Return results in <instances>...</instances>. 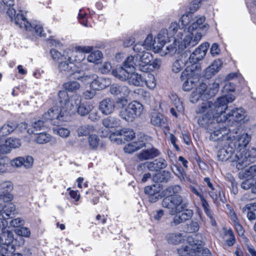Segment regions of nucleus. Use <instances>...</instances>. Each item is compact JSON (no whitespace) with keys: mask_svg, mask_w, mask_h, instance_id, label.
Segmentation results:
<instances>
[{"mask_svg":"<svg viewBox=\"0 0 256 256\" xmlns=\"http://www.w3.org/2000/svg\"><path fill=\"white\" fill-rule=\"evenodd\" d=\"M44 122L42 120H38L32 122V129L28 128V132L29 134H37L36 132L39 130L44 126Z\"/></svg>","mask_w":256,"mask_h":256,"instance_id":"obj_51","label":"nucleus"},{"mask_svg":"<svg viewBox=\"0 0 256 256\" xmlns=\"http://www.w3.org/2000/svg\"><path fill=\"white\" fill-rule=\"evenodd\" d=\"M180 186L176 184L169 186L164 190V195L166 196L162 201V204L163 207L168 208L171 215L182 211L187 206L182 197L179 195L171 196L172 194L179 193L181 191Z\"/></svg>","mask_w":256,"mask_h":256,"instance_id":"obj_6","label":"nucleus"},{"mask_svg":"<svg viewBox=\"0 0 256 256\" xmlns=\"http://www.w3.org/2000/svg\"><path fill=\"white\" fill-rule=\"evenodd\" d=\"M130 84L136 86H141L144 84V79L140 74L137 72H130L128 79Z\"/></svg>","mask_w":256,"mask_h":256,"instance_id":"obj_34","label":"nucleus"},{"mask_svg":"<svg viewBox=\"0 0 256 256\" xmlns=\"http://www.w3.org/2000/svg\"><path fill=\"white\" fill-rule=\"evenodd\" d=\"M13 190V184L10 182H4L0 184V198L5 201H10L13 198L10 192Z\"/></svg>","mask_w":256,"mask_h":256,"instance_id":"obj_28","label":"nucleus"},{"mask_svg":"<svg viewBox=\"0 0 256 256\" xmlns=\"http://www.w3.org/2000/svg\"><path fill=\"white\" fill-rule=\"evenodd\" d=\"M20 139L14 137H10L4 142L0 140V156L10 154L13 149H16L21 146Z\"/></svg>","mask_w":256,"mask_h":256,"instance_id":"obj_19","label":"nucleus"},{"mask_svg":"<svg viewBox=\"0 0 256 256\" xmlns=\"http://www.w3.org/2000/svg\"><path fill=\"white\" fill-rule=\"evenodd\" d=\"M193 215V212L191 210L186 209L180 214L175 216L174 218L173 222L175 225L186 222L190 219Z\"/></svg>","mask_w":256,"mask_h":256,"instance_id":"obj_32","label":"nucleus"},{"mask_svg":"<svg viewBox=\"0 0 256 256\" xmlns=\"http://www.w3.org/2000/svg\"><path fill=\"white\" fill-rule=\"evenodd\" d=\"M200 200L202 202V206L204 210L205 213L206 215H210V213L212 212L210 209V206L206 200L204 199V196L201 198Z\"/></svg>","mask_w":256,"mask_h":256,"instance_id":"obj_63","label":"nucleus"},{"mask_svg":"<svg viewBox=\"0 0 256 256\" xmlns=\"http://www.w3.org/2000/svg\"><path fill=\"white\" fill-rule=\"evenodd\" d=\"M188 65H190V64L187 58L184 54L180 55L172 63V71L174 73H178L181 71L184 66H187Z\"/></svg>","mask_w":256,"mask_h":256,"instance_id":"obj_29","label":"nucleus"},{"mask_svg":"<svg viewBox=\"0 0 256 256\" xmlns=\"http://www.w3.org/2000/svg\"><path fill=\"white\" fill-rule=\"evenodd\" d=\"M122 136V135H118V131L112 133L110 136V140L111 142H113L116 143L118 144H120L122 142V138L120 137Z\"/></svg>","mask_w":256,"mask_h":256,"instance_id":"obj_59","label":"nucleus"},{"mask_svg":"<svg viewBox=\"0 0 256 256\" xmlns=\"http://www.w3.org/2000/svg\"><path fill=\"white\" fill-rule=\"evenodd\" d=\"M88 141L90 148L92 150H97L102 146V141L96 134H90L88 138Z\"/></svg>","mask_w":256,"mask_h":256,"instance_id":"obj_35","label":"nucleus"},{"mask_svg":"<svg viewBox=\"0 0 256 256\" xmlns=\"http://www.w3.org/2000/svg\"><path fill=\"white\" fill-rule=\"evenodd\" d=\"M254 157L251 156L250 152L246 148L234 151L230 162L232 166L238 170H242L246 167L253 162Z\"/></svg>","mask_w":256,"mask_h":256,"instance_id":"obj_13","label":"nucleus"},{"mask_svg":"<svg viewBox=\"0 0 256 256\" xmlns=\"http://www.w3.org/2000/svg\"><path fill=\"white\" fill-rule=\"evenodd\" d=\"M6 10L7 15L11 21L14 22L16 25L20 28H24L26 30H34L36 35L45 36L42 26L40 24H31L29 23L22 10H16L13 6L8 8Z\"/></svg>","mask_w":256,"mask_h":256,"instance_id":"obj_7","label":"nucleus"},{"mask_svg":"<svg viewBox=\"0 0 256 256\" xmlns=\"http://www.w3.org/2000/svg\"><path fill=\"white\" fill-rule=\"evenodd\" d=\"M22 160L24 157H18L11 161V165L12 166L20 168L23 166Z\"/></svg>","mask_w":256,"mask_h":256,"instance_id":"obj_62","label":"nucleus"},{"mask_svg":"<svg viewBox=\"0 0 256 256\" xmlns=\"http://www.w3.org/2000/svg\"><path fill=\"white\" fill-rule=\"evenodd\" d=\"M209 46V43L206 42L202 44L198 48H196L188 58L190 65H188L186 67H191L192 65L194 64L196 66L197 70L198 68V64L197 62L204 58Z\"/></svg>","mask_w":256,"mask_h":256,"instance_id":"obj_18","label":"nucleus"},{"mask_svg":"<svg viewBox=\"0 0 256 256\" xmlns=\"http://www.w3.org/2000/svg\"><path fill=\"white\" fill-rule=\"evenodd\" d=\"M94 130V126L92 125L88 124L81 126L78 129V136H84Z\"/></svg>","mask_w":256,"mask_h":256,"instance_id":"obj_46","label":"nucleus"},{"mask_svg":"<svg viewBox=\"0 0 256 256\" xmlns=\"http://www.w3.org/2000/svg\"><path fill=\"white\" fill-rule=\"evenodd\" d=\"M256 175V165L252 166L239 173V177L240 178H254Z\"/></svg>","mask_w":256,"mask_h":256,"instance_id":"obj_43","label":"nucleus"},{"mask_svg":"<svg viewBox=\"0 0 256 256\" xmlns=\"http://www.w3.org/2000/svg\"><path fill=\"white\" fill-rule=\"evenodd\" d=\"M116 106V104L114 100L107 98L100 102L98 109L102 114L109 115L114 112Z\"/></svg>","mask_w":256,"mask_h":256,"instance_id":"obj_26","label":"nucleus"},{"mask_svg":"<svg viewBox=\"0 0 256 256\" xmlns=\"http://www.w3.org/2000/svg\"><path fill=\"white\" fill-rule=\"evenodd\" d=\"M102 56V54L100 50H94L88 56L87 60L90 62L96 63L100 60Z\"/></svg>","mask_w":256,"mask_h":256,"instance_id":"obj_48","label":"nucleus"},{"mask_svg":"<svg viewBox=\"0 0 256 256\" xmlns=\"http://www.w3.org/2000/svg\"><path fill=\"white\" fill-rule=\"evenodd\" d=\"M110 92L112 94L124 97L128 96L130 90L126 86L112 84L110 88Z\"/></svg>","mask_w":256,"mask_h":256,"instance_id":"obj_33","label":"nucleus"},{"mask_svg":"<svg viewBox=\"0 0 256 256\" xmlns=\"http://www.w3.org/2000/svg\"><path fill=\"white\" fill-rule=\"evenodd\" d=\"M205 21L206 18L202 16H195L192 18L187 34L181 44H178L180 48L182 50L188 47H194L200 42L210 28L209 25Z\"/></svg>","mask_w":256,"mask_h":256,"instance_id":"obj_3","label":"nucleus"},{"mask_svg":"<svg viewBox=\"0 0 256 256\" xmlns=\"http://www.w3.org/2000/svg\"><path fill=\"white\" fill-rule=\"evenodd\" d=\"M14 232L18 236L24 237H28L30 234V232L28 228L26 227H21L16 228Z\"/></svg>","mask_w":256,"mask_h":256,"instance_id":"obj_54","label":"nucleus"},{"mask_svg":"<svg viewBox=\"0 0 256 256\" xmlns=\"http://www.w3.org/2000/svg\"><path fill=\"white\" fill-rule=\"evenodd\" d=\"M214 125V130H212V132H210V139L211 140L228 141L232 144L233 140H236L238 142V146L242 147L240 150L246 148V146L250 141V137L247 134L238 135L236 130L226 128L223 124H216Z\"/></svg>","mask_w":256,"mask_h":256,"instance_id":"obj_4","label":"nucleus"},{"mask_svg":"<svg viewBox=\"0 0 256 256\" xmlns=\"http://www.w3.org/2000/svg\"><path fill=\"white\" fill-rule=\"evenodd\" d=\"M186 243L188 245L180 249V252L184 251L191 256H210L209 250L202 248L204 242L202 236L193 234V237L188 238Z\"/></svg>","mask_w":256,"mask_h":256,"instance_id":"obj_10","label":"nucleus"},{"mask_svg":"<svg viewBox=\"0 0 256 256\" xmlns=\"http://www.w3.org/2000/svg\"><path fill=\"white\" fill-rule=\"evenodd\" d=\"M34 162L32 157L30 156H26L24 157V160H22L23 166L26 168H30L32 166Z\"/></svg>","mask_w":256,"mask_h":256,"instance_id":"obj_60","label":"nucleus"},{"mask_svg":"<svg viewBox=\"0 0 256 256\" xmlns=\"http://www.w3.org/2000/svg\"><path fill=\"white\" fill-rule=\"evenodd\" d=\"M70 51L68 50L64 52L62 54L57 50L52 49L50 50V54L53 60L56 61L58 63L60 61L64 60L66 59L72 60L71 56H68L70 54Z\"/></svg>","mask_w":256,"mask_h":256,"instance_id":"obj_36","label":"nucleus"},{"mask_svg":"<svg viewBox=\"0 0 256 256\" xmlns=\"http://www.w3.org/2000/svg\"><path fill=\"white\" fill-rule=\"evenodd\" d=\"M166 160L162 158H158L152 162L142 163L138 166L137 168L138 171H142L146 168L152 171H158L165 168L167 166Z\"/></svg>","mask_w":256,"mask_h":256,"instance_id":"obj_22","label":"nucleus"},{"mask_svg":"<svg viewBox=\"0 0 256 256\" xmlns=\"http://www.w3.org/2000/svg\"><path fill=\"white\" fill-rule=\"evenodd\" d=\"M222 62L220 59H217L213 62L211 65L206 70V73L208 76L216 73L221 68Z\"/></svg>","mask_w":256,"mask_h":256,"instance_id":"obj_42","label":"nucleus"},{"mask_svg":"<svg viewBox=\"0 0 256 256\" xmlns=\"http://www.w3.org/2000/svg\"><path fill=\"white\" fill-rule=\"evenodd\" d=\"M80 84L75 81H72L66 82L63 85L64 88L68 92H74L79 89Z\"/></svg>","mask_w":256,"mask_h":256,"instance_id":"obj_49","label":"nucleus"},{"mask_svg":"<svg viewBox=\"0 0 256 256\" xmlns=\"http://www.w3.org/2000/svg\"><path fill=\"white\" fill-rule=\"evenodd\" d=\"M191 18L192 16L190 14H183L180 19V24L176 22H172L168 30H167L168 34L171 36V38H173L172 36L178 32L176 36H178V34L182 33L184 31V28L190 22Z\"/></svg>","mask_w":256,"mask_h":256,"instance_id":"obj_17","label":"nucleus"},{"mask_svg":"<svg viewBox=\"0 0 256 256\" xmlns=\"http://www.w3.org/2000/svg\"><path fill=\"white\" fill-rule=\"evenodd\" d=\"M82 72L80 73H82ZM80 74H77V76H79L78 80L80 79L82 82L86 83V84H90L93 82V80H95L97 78V75L95 74H90L88 75H86L84 76H81Z\"/></svg>","mask_w":256,"mask_h":256,"instance_id":"obj_52","label":"nucleus"},{"mask_svg":"<svg viewBox=\"0 0 256 256\" xmlns=\"http://www.w3.org/2000/svg\"><path fill=\"white\" fill-rule=\"evenodd\" d=\"M153 52L159 53L161 56L173 54L176 51L178 44L176 38H170L167 30H161L154 38ZM178 48H180V47Z\"/></svg>","mask_w":256,"mask_h":256,"instance_id":"obj_5","label":"nucleus"},{"mask_svg":"<svg viewBox=\"0 0 256 256\" xmlns=\"http://www.w3.org/2000/svg\"><path fill=\"white\" fill-rule=\"evenodd\" d=\"M110 84V80L109 78L102 77H98L95 78L90 84V88L96 90L104 88Z\"/></svg>","mask_w":256,"mask_h":256,"instance_id":"obj_31","label":"nucleus"},{"mask_svg":"<svg viewBox=\"0 0 256 256\" xmlns=\"http://www.w3.org/2000/svg\"><path fill=\"white\" fill-rule=\"evenodd\" d=\"M160 190L159 187L156 184H154L152 186H148L144 188L145 193L151 195H155V194L158 193Z\"/></svg>","mask_w":256,"mask_h":256,"instance_id":"obj_56","label":"nucleus"},{"mask_svg":"<svg viewBox=\"0 0 256 256\" xmlns=\"http://www.w3.org/2000/svg\"><path fill=\"white\" fill-rule=\"evenodd\" d=\"M118 104L122 106L120 108V116L128 122H132L135 118L140 116L144 112V106L138 101H133L128 105L126 99H120Z\"/></svg>","mask_w":256,"mask_h":256,"instance_id":"obj_8","label":"nucleus"},{"mask_svg":"<svg viewBox=\"0 0 256 256\" xmlns=\"http://www.w3.org/2000/svg\"><path fill=\"white\" fill-rule=\"evenodd\" d=\"M102 124L106 129L102 130L100 132L102 136L106 137L112 130L120 126V120L118 118L108 116L102 120Z\"/></svg>","mask_w":256,"mask_h":256,"instance_id":"obj_21","label":"nucleus"},{"mask_svg":"<svg viewBox=\"0 0 256 256\" xmlns=\"http://www.w3.org/2000/svg\"><path fill=\"white\" fill-rule=\"evenodd\" d=\"M188 237H193V234L190 235L185 232L170 233L166 235V240L168 243L173 244H178L184 243L188 245L186 240Z\"/></svg>","mask_w":256,"mask_h":256,"instance_id":"obj_24","label":"nucleus"},{"mask_svg":"<svg viewBox=\"0 0 256 256\" xmlns=\"http://www.w3.org/2000/svg\"><path fill=\"white\" fill-rule=\"evenodd\" d=\"M222 144H224V147L220 149L217 154L218 160L220 161H226L229 160L230 162L232 155L234 154V149L232 146V144L228 141H221Z\"/></svg>","mask_w":256,"mask_h":256,"instance_id":"obj_23","label":"nucleus"},{"mask_svg":"<svg viewBox=\"0 0 256 256\" xmlns=\"http://www.w3.org/2000/svg\"><path fill=\"white\" fill-rule=\"evenodd\" d=\"M219 84L217 82H214L210 84L207 88L206 84H200L194 91L190 97V101L192 103H196L200 98H207L208 97L214 96L218 92Z\"/></svg>","mask_w":256,"mask_h":256,"instance_id":"obj_12","label":"nucleus"},{"mask_svg":"<svg viewBox=\"0 0 256 256\" xmlns=\"http://www.w3.org/2000/svg\"><path fill=\"white\" fill-rule=\"evenodd\" d=\"M92 46H78L76 48L75 50H71L72 56H74L76 59L74 60H77L82 65L84 64L83 62L85 60V55L84 53H89L93 50Z\"/></svg>","mask_w":256,"mask_h":256,"instance_id":"obj_25","label":"nucleus"},{"mask_svg":"<svg viewBox=\"0 0 256 256\" xmlns=\"http://www.w3.org/2000/svg\"><path fill=\"white\" fill-rule=\"evenodd\" d=\"M145 146L143 140L132 142L126 144L124 148V150L128 154L132 153Z\"/></svg>","mask_w":256,"mask_h":256,"instance_id":"obj_38","label":"nucleus"},{"mask_svg":"<svg viewBox=\"0 0 256 256\" xmlns=\"http://www.w3.org/2000/svg\"><path fill=\"white\" fill-rule=\"evenodd\" d=\"M196 66L192 64L191 67H186L182 72L180 78L182 80H185L182 84V90L184 91L190 90L194 86L193 78L196 74Z\"/></svg>","mask_w":256,"mask_h":256,"instance_id":"obj_16","label":"nucleus"},{"mask_svg":"<svg viewBox=\"0 0 256 256\" xmlns=\"http://www.w3.org/2000/svg\"><path fill=\"white\" fill-rule=\"evenodd\" d=\"M16 128V124L8 122L0 128V136H8L12 133Z\"/></svg>","mask_w":256,"mask_h":256,"instance_id":"obj_40","label":"nucleus"},{"mask_svg":"<svg viewBox=\"0 0 256 256\" xmlns=\"http://www.w3.org/2000/svg\"><path fill=\"white\" fill-rule=\"evenodd\" d=\"M139 94L141 98L146 102H150L151 99V96L149 92L144 90H140Z\"/></svg>","mask_w":256,"mask_h":256,"instance_id":"obj_61","label":"nucleus"},{"mask_svg":"<svg viewBox=\"0 0 256 256\" xmlns=\"http://www.w3.org/2000/svg\"><path fill=\"white\" fill-rule=\"evenodd\" d=\"M68 116L67 112L64 109L60 106H53L48 110L43 116V118L45 120H66Z\"/></svg>","mask_w":256,"mask_h":256,"instance_id":"obj_20","label":"nucleus"},{"mask_svg":"<svg viewBox=\"0 0 256 256\" xmlns=\"http://www.w3.org/2000/svg\"><path fill=\"white\" fill-rule=\"evenodd\" d=\"M54 132L62 138H67L70 134V130L66 128H58L54 130Z\"/></svg>","mask_w":256,"mask_h":256,"instance_id":"obj_55","label":"nucleus"},{"mask_svg":"<svg viewBox=\"0 0 256 256\" xmlns=\"http://www.w3.org/2000/svg\"><path fill=\"white\" fill-rule=\"evenodd\" d=\"M118 135H122L126 140H132L135 135V133L132 130L129 128H124L118 131Z\"/></svg>","mask_w":256,"mask_h":256,"instance_id":"obj_47","label":"nucleus"},{"mask_svg":"<svg viewBox=\"0 0 256 256\" xmlns=\"http://www.w3.org/2000/svg\"><path fill=\"white\" fill-rule=\"evenodd\" d=\"M126 62V60L123 62V66L118 67L114 70L112 71V75L118 78L120 80L122 81H125L126 80H128V76L130 75V71H128V69H130V70H138L137 68H129L126 66L124 65V62Z\"/></svg>","mask_w":256,"mask_h":256,"instance_id":"obj_27","label":"nucleus"},{"mask_svg":"<svg viewBox=\"0 0 256 256\" xmlns=\"http://www.w3.org/2000/svg\"><path fill=\"white\" fill-rule=\"evenodd\" d=\"M256 210V203L249 204L243 208L242 211L246 214L249 220L252 221L256 219V215L252 210Z\"/></svg>","mask_w":256,"mask_h":256,"instance_id":"obj_41","label":"nucleus"},{"mask_svg":"<svg viewBox=\"0 0 256 256\" xmlns=\"http://www.w3.org/2000/svg\"><path fill=\"white\" fill-rule=\"evenodd\" d=\"M241 184V188L244 190H248L254 184L255 180L254 178H244Z\"/></svg>","mask_w":256,"mask_h":256,"instance_id":"obj_57","label":"nucleus"},{"mask_svg":"<svg viewBox=\"0 0 256 256\" xmlns=\"http://www.w3.org/2000/svg\"><path fill=\"white\" fill-rule=\"evenodd\" d=\"M144 84L150 89H154L156 86V82L154 76L152 74H148L144 80Z\"/></svg>","mask_w":256,"mask_h":256,"instance_id":"obj_50","label":"nucleus"},{"mask_svg":"<svg viewBox=\"0 0 256 256\" xmlns=\"http://www.w3.org/2000/svg\"><path fill=\"white\" fill-rule=\"evenodd\" d=\"M14 236L12 232L2 228L0 234V256L12 254L14 251V244H12Z\"/></svg>","mask_w":256,"mask_h":256,"instance_id":"obj_15","label":"nucleus"},{"mask_svg":"<svg viewBox=\"0 0 256 256\" xmlns=\"http://www.w3.org/2000/svg\"><path fill=\"white\" fill-rule=\"evenodd\" d=\"M234 100V96L230 94L218 98L214 104L209 100L202 102L196 108V112L200 114L198 120V124L210 130V126H213L214 120L216 119L218 122V118L226 114L228 104Z\"/></svg>","mask_w":256,"mask_h":256,"instance_id":"obj_1","label":"nucleus"},{"mask_svg":"<svg viewBox=\"0 0 256 256\" xmlns=\"http://www.w3.org/2000/svg\"><path fill=\"white\" fill-rule=\"evenodd\" d=\"M24 224V220L21 218H16L10 222V225L12 227H18Z\"/></svg>","mask_w":256,"mask_h":256,"instance_id":"obj_64","label":"nucleus"},{"mask_svg":"<svg viewBox=\"0 0 256 256\" xmlns=\"http://www.w3.org/2000/svg\"><path fill=\"white\" fill-rule=\"evenodd\" d=\"M166 121V118L161 114L154 112L151 115V123L157 126H160L164 124Z\"/></svg>","mask_w":256,"mask_h":256,"instance_id":"obj_37","label":"nucleus"},{"mask_svg":"<svg viewBox=\"0 0 256 256\" xmlns=\"http://www.w3.org/2000/svg\"><path fill=\"white\" fill-rule=\"evenodd\" d=\"M171 100L177 111L180 112H182L184 110L182 102L178 97L176 95H172L171 97Z\"/></svg>","mask_w":256,"mask_h":256,"instance_id":"obj_53","label":"nucleus"},{"mask_svg":"<svg viewBox=\"0 0 256 256\" xmlns=\"http://www.w3.org/2000/svg\"><path fill=\"white\" fill-rule=\"evenodd\" d=\"M8 160L7 158H0V174L5 172L7 170Z\"/></svg>","mask_w":256,"mask_h":256,"instance_id":"obj_58","label":"nucleus"},{"mask_svg":"<svg viewBox=\"0 0 256 256\" xmlns=\"http://www.w3.org/2000/svg\"><path fill=\"white\" fill-rule=\"evenodd\" d=\"M171 168L173 172L178 178L180 182H186L190 180L189 178L187 176L183 168L180 166L174 165L171 166Z\"/></svg>","mask_w":256,"mask_h":256,"instance_id":"obj_39","label":"nucleus"},{"mask_svg":"<svg viewBox=\"0 0 256 256\" xmlns=\"http://www.w3.org/2000/svg\"><path fill=\"white\" fill-rule=\"evenodd\" d=\"M92 105L88 103H82L79 104L76 108L77 112L78 114L84 116L89 114L93 109Z\"/></svg>","mask_w":256,"mask_h":256,"instance_id":"obj_44","label":"nucleus"},{"mask_svg":"<svg viewBox=\"0 0 256 256\" xmlns=\"http://www.w3.org/2000/svg\"><path fill=\"white\" fill-rule=\"evenodd\" d=\"M153 42L152 36L148 34L143 44H136L133 50L136 54L134 56H128L126 58L124 65L129 68H137L140 71H146L148 66L153 58L152 54L146 50H153Z\"/></svg>","mask_w":256,"mask_h":256,"instance_id":"obj_2","label":"nucleus"},{"mask_svg":"<svg viewBox=\"0 0 256 256\" xmlns=\"http://www.w3.org/2000/svg\"><path fill=\"white\" fill-rule=\"evenodd\" d=\"M58 96L60 105L67 112L68 116L70 111L76 109L81 102V98L80 96L75 94L69 97L65 90L60 91Z\"/></svg>","mask_w":256,"mask_h":256,"instance_id":"obj_14","label":"nucleus"},{"mask_svg":"<svg viewBox=\"0 0 256 256\" xmlns=\"http://www.w3.org/2000/svg\"><path fill=\"white\" fill-rule=\"evenodd\" d=\"M246 112L242 108H236L230 112L220 115L218 118V122L214 123L213 126H210V130L212 132V130H214L215 124H223L226 128V125L232 126L237 124H242L244 122L247 120Z\"/></svg>","mask_w":256,"mask_h":256,"instance_id":"obj_9","label":"nucleus"},{"mask_svg":"<svg viewBox=\"0 0 256 256\" xmlns=\"http://www.w3.org/2000/svg\"><path fill=\"white\" fill-rule=\"evenodd\" d=\"M68 56H71L72 59L70 60L68 58L60 61L58 64L59 73L64 76H73L74 78H79L77 74H80L82 72V68L83 67L82 64H80L77 60H74L76 58L74 56H72L70 51V54Z\"/></svg>","mask_w":256,"mask_h":256,"instance_id":"obj_11","label":"nucleus"},{"mask_svg":"<svg viewBox=\"0 0 256 256\" xmlns=\"http://www.w3.org/2000/svg\"><path fill=\"white\" fill-rule=\"evenodd\" d=\"M52 136L50 134L46 132H42L38 134L35 138V141L39 144H44L50 142Z\"/></svg>","mask_w":256,"mask_h":256,"instance_id":"obj_45","label":"nucleus"},{"mask_svg":"<svg viewBox=\"0 0 256 256\" xmlns=\"http://www.w3.org/2000/svg\"><path fill=\"white\" fill-rule=\"evenodd\" d=\"M158 151L154 148L143 150L137 155L138 159L140 161L152 159L158 155Z\"/></svg>","mask_w":256,"mask_h":256,"instance_id":"obj_30","label":"nucleus"}]
</instances>
